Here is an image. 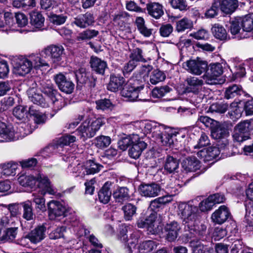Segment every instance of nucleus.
I'll list each match as a JSON object with an SVG mask.
<instances>
[{
    "mask_svg": "<svg viewBox=\"0 0 253 253\" xmlns=\"http://www.w3.org/2000/svg\"><path fill=\"white\" fill-rule=\"evenodd\" d=\"M13 72L19 76H23L31 72L33 68L49 67L47 61L42 59L38 54H31L27 57L22 56L16 57L12 62Z\"/></svg>",
    "mask_w": 253,
    "mask_h": 253,
    "instance_id": "f257e3e1",
    "label": "nucleus"
},
{
    "mask_svg": "<svg viewBox=\"0 0 253 253\" xmlns=\"http://www.w3.org/2000/svg\"><path fill=\"white\" fill-rule=\"evenodd\" d=\"M105 124L104 118L87 119L77 129V132L84 140L93 137L101 126Z\"/></svg>",
    "mask_w": 253,
    "mask_h": 253,
    "instance_id": "f03ea898",
    "label": "nucleus"
},
{
    "mask_svg": "<svg viewBox=\"0 0 253 253\" xmlns=\"http://www.w3.org/2000/svg\"><path fill=\"white\" fill-rule=\"evenodd\" d=\"M177 214L185 224V230L193 226L199 217L197 207L184 202L179 204Z\"/></svg>",
    "mask_w": 253,
    "mask_h": 253,
    "instance_id": "7ed1b4c3",
    "label": "nucleus"
},
{
    "mask_svg": "<svg viewBox=\"0 0 253 253\" xmlns=\"http://www.w3.org/2000/svg\"><path fill=\"white\" fill-rule=\"evenodd\" d=\"M253 129V120H245L238 123L234 127L233 137L237 142H242L250 137V133Z\"/></svg>",
    "mask_w": 253,
    "mask_h": 253,
    "instance_id": "20e7f679",
    "label": "nucleus"
},
{
    "mask_svg": "<svg viewBox=\"0 0 253 253\" xmlns=\"http://www.w3.org/2000/svg\"><path fill=\"white\" fill-rule=\"evenodd\" d=\"M156 218L157 214L152 212L146 218H140L137 221V226L139 228L146 227L150 233L155 234L161 230Z\"/></svg>",
    "mask_w": 253,
    "mask_h": 253,
    "instance_id": "39448f33",
    "label": "nucleus"
},
{
    "mask_svg": "<svg viewBox=\"0 0 253 253\" xmlns=\"http://www.w3.org/2000/svg\"><path fill=\"white\" fill-rule=\"evenodd\" d=\"M64 48L61 45H52L47 46L42 50L41 54H39L41 58H44L47 60H51L53 62H56L60 61L62 59V55L63 53ZM48 62V61L47 60Z\"/></svg>",
    "mask_w": 253,
    "mask_h": 253,
    "instance_id": "423d86ee",
    "label": "nucleus"
},
{
    "mask_svg": "<svg viewBox=\"0 0 253 253\" xmlns=\"http://www.w3.org/2000/svg\"><path fill=\"white\" fill-rule=\"evenodd\" d=\"M182 66L189 73L200 75L207 70L208 63L207 62L201 60L198 58L197 60L187 61L183 63Z\"/></svg>",
    "mask_w": 253,
    "mask_h": 253,
    "instance_id": "0eeeda50",
    "label": "nucleus"
},
{
    "mask_svg": "<svg viewBox=\"0 0 253 253\" xmlns=\"http://www.w3.org/2000/svg\"><path fill=\"white\" fill-rule=\"evenodd\" d=\"M54 80L59 89L63 92L70 94L74 89V84L60 73L54 76Z\"/></svg>",
    "mask_w": 253,
    "mask_h": 253,
    "instance_id": "6e6552de",
    "label": "nucleus"
},
{
    "mask_svg": "<svg viewBox=\"0 0 253 253\" xmlns=\"http://www.w3.org/2000/svg\"><path fill=\"white\" fill-rule=\"evenodd\" d=\"M102 167V166L94 162L93 160L87 161L84 166L81 164H78L76 169L74 168V171L78 172L79 174L81 173V170H84L83 173L84 174H92L99 172Z\"/></svg>",
    "mask_w": 253,
    "mask_h": 253,
    "instance_id": "1a4fd4ad",
    "label": "nucleus"
},
{
    "mask_svg": "<svg viewBox=\"0 0 253 253\" xmlns=\"http://www.w3.org/2000/svg\"><path fill=\"white\" fill-rule=\"evenodd\" d=\"M143 88V86H134L130 84H126L121 91L123 97L126 99V101H134L139 97V91Z\"/></svg>",
    "mask_w": 253,
    "mask_h": 253,
    "instance_id": "9d476101",
    "label": "nucleus"
},
{
    "mask_svg": "<svg viewBox=\"0 0 253 253\" xmlns=\"http://www.w3.org/2000/svg\"><path fill=\"white\" fill-rule=\"evenodd\" d=\"M161 190V186L155 183L141 184L139 186L140 194L146 197L153 198L159 195Z\"/></svg>",
    "mask_w": 253,
    "mask_h": 253,
    "instance_id": "9b49d317",
    "label": "nucleus"
},
{
    "mask_svg": "<svg viewBox=\"0 0 253 253\" xmlns=\"http://www.w3.org/2000/svg\"><path fill=\"white\" fill-rule=\"evenodd\" d=\"M48 214L50 219L56 217L64 216L65 208L58 201L52 200L48 204Z\"/></svg>",
    "mask_w": 253,
    "mask_h": 253,
    "instance_id": "f8f14e48",
    "label": "nucleus"
},
{
    "mask_svg": "<svg viewBox=\"0 0 253 253\" xmlns=\"http://www.w3.org/2000/svg\"><path fill=\"white\" fill-rule=\"evenodd\" d=\"M186 82L187 85L185 87L186 92H192L194 94H198L202 90L204 82L195 77H190L186 79Z\"/></svg>",
    "mask_w": 253,
    "mask_h": 253,
    "instance_id": "ddd939ff",
    "label": "nucleus"
},
{
    "mask_svg": "<svg viewBox=\"0 0 253 253\" xmlns=\"http://www.w3.org/2000/svg\"><path fill=\"white\" fill-rule=\"evenodd\" d=\"M230 216V212L225 206H221L211 215L213 222L219 224L225 222Z\"/></svg>",
    "mask_w": 253,
    "mask_h": 253,
    "instance_id": "4468645a",
    "label": "nucleus"
},
{
    "mask_svg": "<svg viewBox=\"0 0 253 253\" xmlns=\"http://www.w3.org/2000/svg\"><path fill=\"white\" fill-rule=\"evenodd\" d=\"M220 151L218 147H210L198 151L197 155L199 158L203 159L205 162H208L216 158L219 155Z\"/></svg>",
    "mask_w": 253,
    "mask_h": 253,
    "instance_id": "2eb2a0df",
    "label": "nucleus"
},
{
    "mask_svg": "<svg viewBox=\"0 0 253 253\" xmlns=\"http://www.w3.org/2000/svg\"><path fill=\"white\" fill-rule=\"evenodd\" d=\"M230 24L229 30L231 34L235 36L234 38L242 39L249 37L248 34L243 33L242 28H241V25L239 18L233 19L230 21Z\"/></svg>",
    "mask_w": 253,
    "mask_h": 253,
    "instance_id": "dca6fc26",
    "label": "nucleus"
},
{
    "mask_svg": "<svg viewBox=\"0 0 253 253\" xmlns=\"http://www.w3.org/2000/svg\"><path fill=\"white\" fill-rule=\"evenodd\" d=\"M45 230L43 225L38 226L27 234L26 238L29 239L32 243L36 244L44 239Z\"/></svg>",
    "mask_w": 253,
    "mask_h": 253,
    "instance_id": "f3484780",
    "label": "nucleus"
},
{
    "mask_svg": "<svg viewBox=\"0 0 253 253\" xmlns=\"http://www.w3.org/2000/svg\"><path fill=\"white\" fill-rule=\"evenodd\" d=\"M94 22V19L93 15L88 12L79 15L74 19L73 22L77 26L81 28H85L92 25Z\"/></svg>",
    "mask_w": 253,
    "mask_h": 253,
    "instance_id": "a211bd4d",
    "label": "nucleus"
},
{
    "mask_svg": "<svg viewBox=\"0 0 253 253\" xmlns=\"http://www.w3.org/2000/svg\"><path fill=\"white\" fill-rule=\"evenodd\" d=\"M125 84V80L123 77L119 74H112L110 76L107 88L112 92H116L122 88Z\"/></svg>",
    "mask_w": 253,
    "mask_h": 253,
    "instance_id": "6ab92c4d",
    "label": "nucleus"
},
{
    "mask_svg": "<svg viewBox=\"0 0 253 253\" xmlns=\"http://www.w3.org/2000/svg\"><path fill=\"white\" fill-rule=\"evenodd\" d=\"M146 9L148 14L156 19L160 18L164 13L163 5L158 2H149L147 3Z\"/></svg>",
    "mask_w": 253,
    "mask_h": 253,
    "instance_id": "aec40b11",
    "label": "nucleus"
},
{
    "mask_svg": "<svg viewBox=\"0 0 253 253\" xmlns=\"http://www.w3.org/2000/svg\"><path fill=\"white\" fill-rule=\"evenodd\" d=\"M211 134L215 139H223L224 147L228 144V140L225 138L229 135V132L228 129L224 126L219 125L213 128L211 131Z\"/></svg>",
    "mask_w": 253,
    "mask_h": 253,
    "instance_id": "412c9836",
    "label": "nucleus"
},
{
    "mask_svg": "<svg viewBox=\"0 0 253 253\" xmlns=\"http://www.w3.org/2000/svg\"><path fill=\"white\" fill-rule=\"evenodd\" d=\"M172 201L171 196L167 195L156 198L150 202V209L157 214V211L164 208L165 205Z\"/></svg>",
    "mask_w": 253,
    "mask_h": 253,
    "instance_id": "4be33fe9",
    "label": "nucleus"
},
{
    "mask_svg": "<svg viewBox=\"0 0 253 253\" xmlns=\"http://www.w3.org/2000/svg\"><path fill=\"white\" fill-rule=\"evenodd\" d=\"M90 66L93 71L97 74L103 75L107 68L106 62L96 56H92L90 60Z\"/></svg>",
    "mask_w": 253,
    "mask_h": 253,
    "instance_id": "5701e85b",
    "label": "nucleus"
},
{
    "mask_svg": "<svg viewBox=\"0 0 253 253\" xmlns=\"http://www.w3.org/2000/svg\"><path fill=\"white\" fill-rule=\"evenodd\" d=\"M113 196L116 202L121 204L130 198L129 190L126 187H119L114 192Z\"/></svg>",
    "mask_w": 253,
    "mask_h": 253,
    "instance_id": "b1692460",
    "label": "nucleus"
},
{
    "mask_svg": "<svg viewBox=\"0 0 253 253\" xmlns=\"http://www.w3.org/2000/svg\"><path fill=\"white\" fill-rule=\"evenodd\" d=\"M184 135H180V134L177 132L174 131L171 132L162 133L160 135V139L163 145L171 146L174 144V141L178 138L180 137H183Z\"/></svg>",
    "mask_w": 253,
    "mask_h": 253,
    "instance_id": "393cba45",
    "label": "nucleus"
},
{
    "mask_svg": "<svg viewBox=\"0 0 253 253\" xmlns=\"http://www.w3.org/2000/svg\"><path fill=\"white\" fill-rule=\"evenodd\" d=\"M131 148L129 150V155L133 159H137L141 154L142 152L147 146V144L141 140L139 137V140L132 144Z\"/></svg>",
    "mask_w": 253,
    "mask_h": 253,
    "instance_id": "a878e982",
    "label": "nucleus"
},
{
    "mask_svg": "<svg viewBox=\"0 0 253 253\" xmlns=\"http://www.w3.org/2000/svg\"><path fill=\"white\" fill-rule=\"evenodd\" d=\"M111 184V182H106L98 192V196L99 200L100 202L104 204H107L110 201L112 195L110 189Z\"/></svg>",
    "mask_w": 253,
    "mask_h": 253,
    "instance_id": "bb28decb",
    "label": "nucleus"
},
{
    "mask_svg": "<svg viewBox=\"0 0 253 253\" xmlns=\"http://www.w3.org/2000/svg\"><path fill=\"white\" fill-rule=\"evenodd\" d=\"M165 229L168 232V240L169 241H173L177 238L180 226L176 221H173L166 225Z\"/></svg>",
    "mask_w": 253,
    "mask_h": 253,
    "instance_id": "cd10ccee",
    "label": "nucleus"
},
{
    "mask_svg": "<svg viewBox=\"0 0 253 253\" xmlns=\"http://www.w3.org/2000/svg\"><path fill=\"white\" fill-rule=\"evenodd\" d=\"M134 24L137 30L143 36L149 37L152 34L153 29L146 27L145 20L143 17H136Z\"/></svg>",
    "mask_w": 253,
    "mask_h": 253,
    "instance_id": "c85d7f7f",
    "label": "nucleus"
},
{
    "mask_svg": "<svg viewBox=\"0 0 253 253\" xmlns=\"http://www.w3.org/2000/svg\"><path fill=\"white\" fill-rule=\"evenodd\" d=\"M139 140V136L136 134L122 137L118 141V146L123 151L126 150L132 143Z\"/></svg>",
    "mask_w": 253,
    "mask_h": 253,
    "instance_id": "c756f323",
    "label": "nucleus"
},
{
    "mask_svg": "<svg viewBox=\"0 0 253 253\" xmlns=\"http://www.w3.org/2000/svg\"><path fill=\"white\" fill-rule=\"evenodd\" d=\"M183 168L187 171H195L200 169V163L195 157H188L182 163Z\"/></svg>",
    "mask_w": 253,
    "mask_h": 253,
    "instance_id": "7c9ffc66",
    "label": "nucleus"
},
{
    "mask_svg": "<svg viewBox=\"0 0 253 253\" xmlns=\"http://www.w3.org/2000/svg\"><path fill=\"white\" fill-rule=\"evenodd\" d=\"M179 160L173 156H167L164 165V169L169 173L177 172L179 168Z\"/></svg>",
    "mask_w": 253,
    "mask_h": 253,
    "instance_id": "2f4dec72",
    "label": "nucleus"
},
{
    "mask_svg": "<svg viewBox=\"0 0 253 253\" xmlns=\"http://www.w3.org/2000/svg\"><path fill=\"white\" fill-rule=\"evenodd\" d=\"M45 194V192L44 190L40 189L32 194L34 197L33 200L36 205V208L42 211L46 210L45 199L43 197Z\"/></svg>",
    "mask_w": 253,
    "mask_h": 253,
    "instance_id": "473e14b6",
    "label": "nucleus"
},
{
    "mask_svg": "<svg viewBox=\"0 0 253 253\" xmlns=\"http://www.w3.org/2000/svg\"><path fill=\"white\" fill-rule=\"evenodd\" d=\"M42 92L47 95L51 99L58 94L57 90L54 88L53 85L50 81H42L41 83Z\"/></svg>",
    "mask_w": 253,
    "mask_h": 253,
    "instance_id": "72a5a7b5",
    "label": "nucleus"
},
{
    "mask_svg": "<svg viewBox=\"0 0 253 253\" xmlns=\"http://www.w3.org/2000/svg\"><path fill=\"white\" fill-rule=\"evenodd\" d=\"M221 10L226 14L233 13L238 7L237 0H222L220 4Z\"/></svg>",
    "mask_w": 253,
    "mask_h": 253,
    "instance_id": "f704fd0d",
    "label": "nucleus"
},
{
    "mask_svg": "<svg viewBox=\"0 0 253 253\" xmlns=\"http://www.w3.org/2000/svg\"><path fill=\"white\" fill-rule=\"evenodd\" d=\"M0 136L3 138L1 141H11L14 137V131L5 123L0 122Z\"/></svg>",
    "mask_w": 253,
    "mask_h": 253,
    "instance_id": "c9c22d12",
    "label": "nucleus"
},
{
    "mask_svg": "<svg viewBox=\"0 0 253 253\" xmlns=\"http://www.w3.org/2000/svg\"><path fill=\"white\" fill-rule=\"evenodd\" d=\"M18 181L21 185L25 187L33 189L36 187V176L22 174L18 177Z\"/></svg>",
    "mask_w": 253,
    "mask_h": 253,
    "instance_id": "e433bc0d",
    "label": "nucleus"
},
{
    "mask_svg": "<svg viewBox=\"0 0 253 253\" xmlns=\"http://www.w3.org/2000/svg\"><path fill=\"white\" fill-rule=\"evenodd\" d=\"M23 208L22 217L27 221L34 220L35 215L31 201L27 200L21 203Z\"/></svg>",
    "mask_w": 253,
    "mask_h": 253,
    "instance_id": "4c0bfd02",
    "label": "nucleus"
},
{
    "mask_svg": "<svg viewBox=\"0 0 253 253\" xmlns=\"http://www.w3.org/2000/svg\"><path fill=\"white\" fill-rule=\"evenodd\" d=\"M199 218L197 217V220L195 222L193 226L190 228H186V231H188L191 234L190 235V238L196 237L197 236L204 235L206 231V226L203 224L199 225Z\"/></svg>",
    "mask_w": 253,
    "mask_h": 253,
    "instance_id": "58836bf2",
    "label": "nucleus"
},
{
    "mask_svg": "<svg viewBox=\"0 0 253 253\" xmlns=\"http://www.w3.org/2000/svg\"><path fill=\"white\" fill-rule=\"evenodd\" d=\"M239 19L243 33H247L250 36L253 30V15H248Z\"/></svg>",
    "mask_w": 253,
    "mask_h": 253,
    "instance_id": "ea45409f",
    "label": "nucleus"
},
{
    "mask_svg": "<svg viewBox=\"0 0 253 253\" xmlns=\"http://www.w3.org/2000/svg\"><path fill=\"white\" fill-rule=\"evenodd\" d=\"M242 93H243V90L241 85L233 84L226 88L224 97L229 99L241 95Z\"/></svg>",
    "mask_w": 253,
    "mask_h": 253,
    "instance_id": "a19ab883",
    "label": "nucleus"
},
{
    "mask_svg": "<svg viewBox=\"0 0 253 253\" xmlns=\"http://www.w3.org/2000/svg\"><path fill=\"white\" fill-rule=\"evenodd\" d=\"M211 31L213 36L216 39L221 41H223L227 39V33L226 30L220 24L215 23L213 25Z\"/></svg>",
    "mask_w": 253,
    "mask_h": 253,
    "instance_id": "79ce46f5",
    "label": "nucleus"
},
{
    "mask_svg": "<svg viewBox=\"0 0 253 253\" xmlns=\"http://www.w3.org/2000/svg\"><path fill=\"white\" fill-rule=\"evenodd\" d=\"M30 23L36 28H41L44 24V18L39 11H34L30 14Z\"/></svg>",
    "mask_w": 253,
    "mask_h": 253,
    "instance_id": "37998d69",
    "label": "nucleus"
},
{
    "mask_svg": "<svg viewBox=\"0 0 253 253\" xmlns=\"http://www.w3.org/2000/svg\"><path fill=\"white\" fill-rule=\"evenodd\" d=\"M29 114L34 117V120L37 124H43L46 120V116L43 113L37 110L34 106L29 107Z\"/></svg>",
    "mask_w": 253,
    "mask_h": 253,
    "instance_id": "c03bdc74",
    "label": "nucleus"
},
{
    "mask_svg": "<svg viewBox=\"0 0 253 253\" xmlns=\"http://www.w3.org/2000/svg\"><path fill=\"white\" fill-rule=\"evenodd\" d=\"M2 169L1 174L5 176L14 175L15 174L17 169V165L13 162L2 164L0 165Z\"/></svg>",
    "mask_w": 253,
    "mask_h": 253,
    "instance_id": "a18cd8bd",
    "label": "nucleus"
},
{
    "mask_svg": "<svg viewBox=\"0 0 253 253\" xmlns=\"http://www.w3.org/2000/svg\"><path fill=\"white\" fill-rule=\"evenodd\" d=\"M18 227L16 226L7 227L4 231L2 236V240L12 242L16 238L18 233Z\"/></svg>",
    "mask_w": 253,
    "mask_h": 253,
    "instance_id": "49530a36",
    "label": "nucleus"
},
{
    "mask_svg": "<svg viewBox=\"0 0 253 253\" xmlns=\"http://www.w3.org/2000/svg\"><path fill=\"white\" fill-rule=\"evenodd\" d=\"M29 98L34 104L41 106L42 107H45L47 106L42 94L39 92H36L31 90L29 92Z\"/></svg>",
    "mask_w": 253,
    "mask_h": 253,
    "instance_id": "de8ad7c7",
    "label": "nucleus"
},
{
    "mask_svg": "<svg viewBox=\"0 0 253 253\" xmlns=\"http://www.w3.org/2000/svg\"><path fill=\"white\" fill-rule=\"evenodd\" d=\"M193 27V22L187 18H183L176 23V31L179 32H184L186 30L190 29Z\"/></svg>",
    "mask_w": 253,
    "mask_h": 253,
    "instance_id": "09e8293b",
    "label": "nucleus"
},
{
    "mask_svg": "<svg viewBox=\"0 0 253 253\" xmlns=\"http://www.w3.org/2000/svg\"><path fill=\"white\" fill-rule=\"evenodd\" d=\"M137 208L132 204L128 203L122 207L124 213V218L126 220H130L136 214Z\"/></svg>",
    "mask_w": 253,
    "mask_h": 253,
    "instance_id": "8fccbe9b",
    "label": "nucleus"
},
{
    "mask_svg": "<svg viewBox=\"0 0 253 253\" xmlns=\"http://www.w3.org/2000/svg\"><path fill=\"white\" fill-rule=\"evenodd\" d=\"M98 34V31L93 29H87L79 34L77 40L79 41L88 40L96 37Z\"/></svg>",
    "mask_w": 253,
    "mask_h": 253,
    "instance_id": "3c124183",
    "label": "nucleus"
},
{
    "mask_svg": "<svg viewBox=\"0 0 253 253\" xmlns=\"http://www.w3.org/2000/svg\"><path fill=\"white\" fill-rule=\"evenodd\" d=\"M96 108L102 111L111 110L113 108V105L110 99H103L96 101Z\"/></svg>",
    "mask_w": 253,
    "mask_h": 253,
    "instance_id": "603ef678",
    "label": "nucleus"
},
{
    "mask_svg": "<svg viewBox=\"0 0 253 253\" xmlns=\"http://www.w3.org/2000/svg\"><path fill=\"white\" fill-rule=\"evenodd\" d=\"M157 245L155 242L152 240H148L143 242L139 246V252L140 253H150L155 248Z\"/></svg>",
    "mask_w": 253,
    "mask_h": 253,
    "instance_id": "864d4df0",
    "label": "nucleus"
},
{
    "mask_svg": "<svg viewBox=\"0 0 253 253\" xmlns=\"http://www.w3.org/2000/svg\"><path fill=\"white\" fill-rule=\"evenodd\" d=\"M143 51L141 48H135L133 49L129 57L130 60L134 61L136 64L138 62H146L145 59L142 54Z\"/></svg>",
    "mask_w": 253,
    "mask_h": 253,
    "instance_id": "5fc2aeb1",
    "label": "nucleus"
},
{
    "mask_svg": "<svg viewBox=\"0 0 253 253\" xmlns=\"http://www.w3.org/2000/svg\"><path fill=\"white\" fill-rule=\"evenodd\" d=\"M13 114L18 119L22 120L29 115V109L27 110L26 106H18L13 109Z\"/></svg>",
    "mask_w": 253,
    "mask_h": 253,
    "instance_id": "6e6d98bb",
    "label": "nucleus"
},
{
    "mask_svg": "<svg viewBox=\"0 0 253 253\" xmlns=\"http://www.w3.org/2000/svg\"><path fill=\"white\" fill-rule=\"evenodd\" d=\"M166 76L164 73L158 70H154L150 78V82L152 84H156L157 83L165 80Z\"/></svg>",
    "mask_w": 253,
    "mask_h": 253,
    "instance_id": "4d7b16f0",
    "label": "nucleus"
},
{
    "mask_svg": "<svg viewBox=\"0 0 253 253\" xmlns=\"http://www.w3.org/2000/svg\"><path fill=\"white\" fill-rule=\"evenodd\" d=\"M228 108V105L225 103H215L211 104L209 108V110L212 112L223 114Z\"/></svg>",
    "mask_w": 253,
    "mask_h": 253,
    "instance_id": "13d9d810",
    "label": "nucleus"
},
{
    "mask_svg": "<svg viewBox=\"0 0 253 253\" xmlns=\"http://www.w3.org/2000/svg\"><path fill=\"white\" fill-rule=\"evenodd\" d=\"M37 184L36 186L39 187V190L41 188L45 189L46 187L50 185V181L47 176L43 174L39 173L36 176Z\"/></svg>",
    "mask_w": 253,
    "mask_h": 253,
    "instance_id": "bf43d9fd",
    "label": "nucleus"
},
{
    "mask_svg": "<svg viewBox=\"0 0 253 253\" xmlns=\"http://www.w3.org/2000/svg\"><path fill=\"white\" fill-rule=\"evenodd\" d=\"M111 139L109 136L101 135L96 138V146L99 148L108 147L111 143Z\"/></svg>",
    "mask_w": 253,
    "mask_h": 253,
    "instance_id": "052dcab7",
    "label": "nucleus"
},
{
    "mask_svg": "<svg viewBox=\"0 0 253 253\" xmlns=\"http://www.w3.org/2000/svg\"><path fill=\"white\" fill-rule=\"evenodd\" d=\"M171 89L168 86H164L160 88L156 87L152 91V96L154 98L163 97L167 93L170 91Z\"/></svg>",
    "mask_w": 253,
    "mask_h": 253,
    "instance_id": "680f3d73",
    "label": "nucleus"
},
{
    "mask_svg": "<svg viewBox=\"0 0 253 253\" xmlns=\"http://www.w3.org/2000/svg\"><path fill=\"white\" fill-rule=\"evenodd\" d=\"M17 223L14 218H11L8 216H3L0 219V226L2 227L16 226Z\"/></svg>",
    "mask_w": 253,
    "mask_h": 253,
    "instance_id": "e2e57ef3",
    "label": "nucleus"
},
{
    "mask_svg": "<svg viewBox=\"0 0 253 253\" xmlns=\"http://www.w3.org/2000/svg\"><path fill=\"white\" fill-rule=\"evenodd\" d=\"M223 72V68L221 64L215 63L210 65V72L212 76L219 77Z\"/></svg>",
    "mask_w": 253,
    "mask_h": 253,
    "instance_id": "0e129e2a",
    "label": "nucleus"
},
{
    "mask_svg": "<svg viewBox=\"0 0 253 253\" xmlns=\"http://www.w3.org/2000/svg\"><path fill=\"white\" fill-rule=\"evenodd\" d=\"M213 206V203L211 199H210V197H209L200 203L199 207L202 211L204 212L211 210Z\"/></svg>",
    "mask_w": 253,
    "mask_h": 253,
    "instance_id": "69168bd1",
    "label": "nucleus"
},
{
    "mask_svg": "<svg viewBox=\"0 0 253 253\" xmlns=\"http://www.w3.org/2000/svg\"><path fill=\"white\" fill-rule=\"evenodd\" d=\"M59 147L58 144L49 145L41 151L42 156L43 157H49L50 154L57 152Z\"/></svg>",
    "mask_w": 253,
    "mask_h": 253,
    "instance_id": "338daca9",
    "label": "nucleus"
},
{
    "mask_svg": "<svg viewBox=\"0 0 253 253\" xmlns=\"http://www.w3.org/2000/svg\"><path fill=\"white\" fill-rule=\"evenodd\" d=\"M76 140V137L73 135H66L61 137L57 144L59 147L64 145H69L71 143L74 142Z\"/></svg>",
    "mask_w": 253,
    "mask_h": 253,
    "instance_id": "774afa93",
    "label": "nucleus"
}]
</instances>
